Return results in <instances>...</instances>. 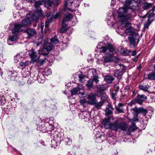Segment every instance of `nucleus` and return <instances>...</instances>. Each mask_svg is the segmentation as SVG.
Wrapping results in <instances>:
<instances>
[{"label": "nucleus", "instance_id": "obj_14", "mask_svg": "<svg viewBox=\"0 0 155 155\" xmlns=\"http://www.w3.org/2000/svg\"><path fill=\"white\" fill-rule=\"evenodd\" d=\"M130 44L129 45L130 47L131 48H134L136 46V39L133 36H129L128 38Z\"/></svg>", "mask_w": 155, "mask_h": 155}, {"label": "nucleus", "instance_id": "obj_1", "mask_svg": "<svg viewBox=\"0 0 155 155\" xmlns=\"http://www.w3.org/2000/svg\"><path fill=\"white\" fill-rule=\"evenodd\" d=\"M118 20L122 21H127L130 18L131 15L127 13V9L126 7L120 8L117 11Z\"/></svg>", "mask_w": 155, "mask_h": 155}, {"label": "nucleus", "instance_id": "obj_18", "mask_svg": "<svg viewBox=\"0 0 155 155\" xmlns=\"http://www.w3.org/2000/svg\"><path fill=\"white\" fill-rule=\"evenodd\" d=\"M119 129L123 130H126L128 126L126 122H122L118 124Z\"/></svg>", "mask_w": 155, "mask_h": 155}, {"label": "nucleus", "instance_id": "obj_10", "mask_svg": "<svg viewBox=\"0 0 155 155\" xmlns=\"http://www.w3.org/2000/svg\"><path fill=\"white\" fill-rule=\"evenodd\" d=\"M154 14L153 13H151L149 15L147 22L144 24V28L145 29L148 28L149 26L150 25L151 23L153 21L154 18Z\"/></svg>", "mask_w": 155, "mask_h": 155}, {"label": "nucleus", "instance_id": "obj_57", "mask_svg": "<svg viewBox=\"0 0 155 155\" xmlns=\"http://www.w3.org/2000/svg\"><path fill=\"white\" fill-rule=\"evenodd\" d=\"M125 90L128 91L130 90V86L128 85L126 86L125 88Z\"/></svg>", "mask_w": 155, "mask_h": 155}, {"label": "nucleus", "instance_id": "obj_12", "mask_svg": "<svg viewBox=\"0 0 155 155\" xmlns=\"http://www.w3.org/2000/svg\"><path fill=\"white\" fill-rule=\"evenodd\" d=\"M134 110L135 112L137 114L141 113L144 115H145L148 112V110L142 107H140L138 108H134Z\"/></svg>", "mask_w": 155, "mask_h": 155}, {"label": "nucleus", "instance_id": "obj_55", "mask_svg": "<svg viewBox=\"0 0 155 155\" xmlns=\"http://www.w3.org/2000/svg\"><path fill=\"white\" fill-rule=\"evenodd\" d=\"M25 80L27 81L29 78V75L27 74L26 75H23L22 76Z\"/></svg>", "mask_w": 155, "mask_h": 155}, {"label": "nucleus", "instance_id": "obj_28", "mask_svg": "<svg viewBox=\"0 0 155 155\" xmlns=\"http://www.w3.org/2000/svg\"><path fill=\"white\" fill-rule=\"evenodd\" d=\"M17 34H15L14 35L10 36L9 38V41H8V43H9V41H15L17 39Z\"/></svg>", "mask_w": 155, "mask_h": 155}, {"label": "nucleus", "instance_id": "obj_27", "mask_svg": "<svg viewBox=\"0 0 155 155\" xmlns=\"http://www.w3.org/2000/svg\"><path fill=\"white\" fill-rule=\"evenodd\" d=\"M80 88L79 87L73 88L71 91L72 95H75L79 94Z\"/></svg>", "mask_w": 155, "mask_h": 155}, {"label": "nucleus", "instance_id": "obj_26", "mask_svg": "<svg viewBox=\"0 0 155 155\" xmlns=\"http://www.w3.org/2000/svg\"><path fill=\"white\" fill-rule=\"evenodd\" d=\"M152 5V4L151 3L145 2L144 3L142 8L145 10H147L150 8Z\"/></svg>", "mask_w": 155, "mask_h": 155}, {"label": "nucleus", "instance_id": "obj_4", "mask_svg": "<svg viewBox=\"0 0 155 155\" xmlns=\"http://www.w3.org/2000/svg\"><path fill=\"white\" fill-rule=\"evenodd\" d=\"M53 47L51 44L48 43L47 44V47L42 48L39 54L43 55H47L48 54L49 52L53 49Z\"/></svg>", "mask_w": 155, "mask_h": 155}, {"label": "nucleus", "instance_id": "obj_62", "mask_svg": "<svg viewBox=\"0 0 155 155\" xmlns=\"http://www.w3.org/2000/svg\"><path fill=\"white\" fill-rule=\"evenodd\" d=\"M116 86H117V84H114V87L116 88Z\"/></svg>", "mask_w": 155, "mask_h": 155}, {"label": "nucleus", "instance_id": "obj_6", "mask_svg": "<svg viewBox=\"0 0 155 155\" xmlns=\"http://www.w3.org/2000/svg\"><path fill=\"white\" fill-rule=\"evenodd\" d=\"M22 27L20 22H19L14 25V27L12 30V34H17L21 30V28Z\"/></svg>", "mask_w": 155, "mask_h": 155}, {"label": "nucleus", "instance_id": "obj_64", "mask_svg": "<svg viewBox=\"0 0 155 155\" xmlns=\"http://www.w3.org/2000/svg\"><path fill=\"white\" fill-rule=\"evenodd\" d=\"M154 69V70L155 71V64H154V66H153Z\"/></svg>", "mask_w": 155, "mask_h": 155}, {"label": "nucleus", "instance_id": "obj_31", "mask_svg": "<svg viewBox=\"0 0 155 155\" xmlns=\"http://www.w3.org/2000/svg\"><path fill=\"white\" fill-rule=\"evenodd\" d=\"M45 3L49 6L54 7L55 6L53 0H47Z\"/></svg>", "mask_w": 155, "mask_h": 155}, {"label": "nucleus", "instance_id": "obj_29", "mask_svg": "<svg viewBox=\"0 0 155 155\" xmlns=\"http://www.w3.org/2000/svg\"><path fill=\"white\" fill-rule=\"evenodd\" d=\"M48 27L47 28H45V26L44 25V23L42 22H41L40 24V28L41 29V32L42 33H43L44 32H45L48 29Z\"/></svg>", "mask_w": 155, "mask_h": 155}, {"label": "nucleus", "instance_id": "obj_24", "mask_svg": "<svg viewBox=\"0 0 155 155\" xmlns=\"http://www.w3.org/2000/svg\"><path fill=\"white\" fill-rule=\"evenodd\" d=\"M149 87V86L148 85H139L140 89L145 91H148V89Z\"/></svg>", "mask_w": 155, "mask_h": 155}, {"label": "nucleus", "instance_id": "obj_53", "mask_svg": "<svg viewBox=\"0 0 155 155\" xmlns=\"http://www.w3.org/2000/svg\"><path fill=\"white\" fill-rule=\"evenodd\" d=\"M130 51L129 50H125L123 51V54H125L127 55H128L130 53Z\"/></svg>", "mask_w": 155, "mask_h": 155}, {"label": "nucleus", "instance_id": "obj_9", "mask_svg": "<svg viewBox=\"0 0 155 155\" xmlns=\"http://www.w3.org/2000/svg\"><path fill=\"white\" fill-rule=\"evenodd\" d=\"M25 32L27 34V37L29 39H30L33 37L36 33L35 30L34 29L31 28L26 29L25 31Z\"/></svg>", "mask_w": 155, "mask_h": 155}, {"label": "nucleus", "instance_id": "obj_50", "mask_svg": "<svg viewBox=\"0 0 155 155\" xmlns=\"http://www.w3.org/2000/svg\"><path fill=\"white\" fill-rule=\"evenodd\" d=\"M93 77V79L94 81L97 83V84L99 81V80H98V77L97 76L95 75Z\"/></svg>", "mask_w": 155, "mask_h": 155}, {"label": "nucleus", "instance_id": "obj_37", "mask_svg": "<svg viewBox=\"0 0 155 155\" xmlns=\"http://www.w3.org/2000/svg\"><path fill=\"white\" fill-rule=\"evenodd\" d=\"M51 41L53 44H56L59 43V41L56 37H54L51 38Z\"/></svg>", "mask_w": 155, "mask_h": 155}, {"label": "nucleus", "instance_id": "obj_34", "mask_svg": "<svg viewBox=\"0 0 155 155\" xmlns=\"http://www.w3.org/2000/svg\"><path fill=\"white\" fill-rule=\"evenodd\" d=\"M121 72L119 70H117L115 71L113 75L115 77L118 78L119 76L120 75Z\"/></svg>", "mask_w": 155, "mask_h": 155}, {"label": "nucleus", "instance_id": "obj_58", "mask_svg": "<svg viewBox=\"0 0 155 155\" xmlns=\"http://www.w3.org/2000/svg\"><path fill=\"white\" fill-rule=\"evenodd\" d=\"M136 54V52L135 51H133L131 54V55L133 56H134Z\"/></svg>", "mask_w": 155, "mask_h": 155}, {"label": "nucleus", "instance_id": "obj_30", "mask_svg": "<svg viewBox=\"0 0 155 155\" xmlns=\"http://www.w3.org/2000/svg\"><path fill=\"white\" fill-rule=\"evenodd\" d=\"M104 104V102L103 101H101L97 103L96 102L95 104L93 105H94L95 107L97 108L100 109L101 107Z\"/></svg>", "mask_w": 155, "mask_h": 155}, {"label": "nucleus", "instance_id": "obj_61", "mask_svg": "<svg viewBox=\"0 0 155 155\" xmlns=\"http://www.w3.org/2000/svg\"><path fill=\"white\" fill-rule=\"evenodd\" d=\"M116 88L117 90H118L120 89L119 87L117 85Z\"/></svg>", "mask_w": 155, "mask_h": 155}, {"label": "nucleus", "instance_id": "obj_45", "mask_svg": "<svg viewBox=\"0 0 155 155\" xmlns=\"http://www.w3.org/2000/svg\"><path fill=\"white\" fill-rule=\"evenodd\" d=\"M45 74L47 75L51 74V69L48 68L45 70Z\"/></svg>", "mask_w": 155, "mask_h": 155}, {"label": "nucleus", "instance_id": "obj_46", "mask_svg": "<svg viewBox=\"0 0 155 155\" xmlns=\"http://www.w3.org/2000/svg\"><path fill=\"white\" fill-rule=\"evenodd\" d=\"M41 5L42 3L41 1L36 2L35 3V6L36 8H38Z\"/></svg>", "mask_w": 155, "mask_h": 155}, {"label": "nucleus", "instance_id": "obj_60", "mask_svg": "<svg viewBox=\"0 0 155 155\" xmlns=\"http://www.w3.org/2000/svg\"><path fill=\"white\" fill-rule=\"evenodd\" d=\"M83 100H80V103L82 104H83Z\"/></svg>", "mask_w": 155, "mask_h": 155}, {"label": "nucleus", "instance_id": "obj_38", "mask_svg": "<svg viewBox=\"0 0 155 155\" xmlns=\"http://www.w3.org/2000/svg\"><path fill=\"white\" fill-rule=\"evenodd\" d=\"M67 1H67H65V2L64 3V6H65V8L64 10V12H66V11L68 10V11L71 12H73L74 10H72L71 9L69 8H67V3L66 2Z\"/></svg>", "mask_w": 155, "mask_h": 155}, {"label": "nucleus", "instance_id": "obj_5", "mask_svg": "<svg viewBox=\"0 0 155 155\" xmlns=\"http://www.w3.org/2000/svg\"><path fill=\"white\" fill-rule=\"evenodd\" d=\"M65 16L64 17L62 21V26L66 27L68 24V21L73 18V15L71 13H68L67 15H65Z\"/></svg>", "mask_w": 155, "mask_h": 155}, {"label": "nucleus", "instance_id": "obj_25", "mask_svg": "<svg viewBox=\"0 0 155 155\" xmlns=\"http://www.w3.org/2000/svg\"><path fill=\"white\" fill-rule=\"evenodd\" d=\"M114 59L111 56H107L105 57L104 59V62L105 63L111 62L113 61Z\"/></svg>", "mask_w": 155, "mask_h": 155}, {"label": "nucleus", "instance_id": "obj_32", "mask_svg": "<svg viewBox=\"0 0 155 155\" xmlns=\"http://www.w3.org/2000/svg\"><path fill=\"white\" fill-rule=\"evenodd\" d=\"M137 129V127L135 125V122H132L131 126L130 127L129 130L131 131H134Z\"/></svg>", "mask_w": 155, "mask_h": 155}, {"label": "nucleus", "instance_id": "obj_20", "mask_svg": "<svg viewBox=\"0 0 155 155\" xmlns=\"http://www.w3.org/2000/svg\"><path fill=\"white\" fill-rule=\"evenodd\" d=\"M110 91L111 92V96L112 98L114 100H116L118 97L117 95L118 91L116 90H114L112 91L111 89L110 90Z\"/></svg>", "mask_w": 155, "mask_h": 155}, {"label": "nucleus", "instance_id": "obj_2", "mask_svg": "<svg viewBox=\"0 0 155 155\" xmlns=\"http://www.w3.org/2000/svg\"><path fill=\"white\" fill-rule=\"evenodd\" d=\"M97 48L100 49V51L102 52L104 54H109L110 55L111 53L113 52L114 50V49L112 45H109L106 47L101 46L99 45H98Z\"/></svg>", "mask_w": 155, "mask_h": 155}, {"label": "nucleus", "instance_id": "obj_39", "mask_svg": "<svg viewBox=\"0 0 155 155\" xmlns=\"http://www.w3.org/2000/svg\"><path fill=\"white\" fill-rule=\"evenodd\" d=\"M29 63V62L28 61H25V62L21 61L20 62V65L22 67V68H24Z\"/></svg>", "mask_w": 155, "mask_h": 155}, {"label": "nucleus", "instance_id": "obj_36", "mask_svg": "<svg viewBox=\"0 0 155 155\" xmlns=\"http://www.w3.org/2000/svg\"><path fill=\"white\" fill-rule=\"evenodd\" d=\"M132 29L131 27L127 28L125 31L126 34L128 35L131 34L132 33Z\"/></svg>", "mask_w": 155, "mask_h": 155}, {"label": "nucleus", "instance_id": "obj_54", "mask_svg": "<svg viewBox=\"0 0 155 155\" xmlns=\"http://www.w3.org/2000/svg\"><path fill=\"white\" fill-rule=\"evenodd\" d=\"M131 24L130 23L128 22H127L126 23L125 25V27H128V28L129 27H131Z\"/></svg>", "mask_w": 155, "mask_h": 155}, {"label": "nucleus", "instance_id": "obj_11", "mask_svg": "<svg viewBox=\"0 0 155 155\" xmlns=\"http://www.w3.org/2000/svg\"><path fill=\"white\" fill-rule=\"evenodd\" d=\"M147 97L143 95L138 94L136 98V100L137 102L140 104H141L143 102L145 101Z\"/></svg>", "mask_w": 155, "mask_h": 155}, {"label": "nucleus", "instance_id": "obj_35", "mask_svg": "<svg viewBox=\"0 0 155 155\" xmlns=\"http://www.w3.org/2000/svg\"><path fill=\"white\" fill-rule=\"evenodd\" d=\"M95 72L93 70L89 71L87 73V75L91 78H92L94 76V73Z\"/></svg>", "mask_w": 155, "mask_h": 155}, {"label": "nucleus", "instance_id": "obj_33", "mask_svg": "<svg viewBox=\"0 0 155 155\" xmlns=\"http://www.w3.org/2000/svg\"><path fill=\"white\" fill-rule=\"evenodd\" d=\"M38 80L40 83H43L45 81V78L42 75H40L38 78Z\"/></svg>", "mask_w": 155, "mask_h": 155}, {"label": "nucleus", "instance_id": "obj_40", "mask_svg": "<svg viewBox=\"0 0 155 155\" xmlns=\"http://www.w3.org/2000/svg\"><path fill=\"white\" fill-rule=\"evenodd\" d=\"M108 96L105 93H101V99L102 100H106L108 98Z\"/></svg>", "mask_w": 155, "mask_h": 155}, {"label": "nucleus", "instance_id": "obj_49", "mask_svg": "<svg viewBox=\"0 0 155 155\" xmlns=\"http://www.w3.org/2000/svg\"><path fill=\"white\" fill-rule=\"evenodd\" d=\"M132 122H135L136 123L137 121H138L139 120L137 119V115H134V118L131 120Z\"/></svg>", "mask_w": 155, "mask_h": 155}, {"label": "nucleus", "instance_id": "obj_47", "mask_svg": "<svg viewBox=\"0 0 155 155\" xmlns=\"http://www.w3.org/2000/svg\"><path fill=\"white\" fill-rule=\"evenodd\" d=\"M20 58V56L19 54H17L15 56L14 58L15 62V63L19 61V59Z\"/></svg>", "mask_w": 155, "mask_h": 155}, {"label": "nucleus", "instance_id": "obj_19", "mask_svg": "<svg viewBox=\"0 0 155 155\" xmlns=\"http://www.w3.org/2000/svg\"><path fill=\"white\" fill-rule=\"evenodd\" d=\"M118 121V120L117 119L115 120L113 123H111V127L110 129L114 130H116L119 129Z\"/></svg>", "mask_w": 155, "mask_h": 155}, {"label": "nucleus", "instance_id": "obj_13", "mask_svg": "<svg viewBox=\"0 0 155 155\" xmlns=\"http://www.w3.org/2000/svg\"><path fill=\"white\" fill-rule=\"evenodd\" d=\"M102 123L104 125L105 128L106 129H110L111 127V123L110 121V119L108 118L104 120Z\"/></svg>", "mask_w": 155, "mask_h": 155}, {"label": "nucleus", "instance_id": "obj_23", "mask_svg": "<svg viewBox=\"0 0 155 155\" xmlns=\"http://www.w3.org/2000/svg\"><path fill=\"white\" fill-rule=\"evenodd\" d=\"M86 86L87 87L90 89L93 87V81L91 79L89 80L87 82V84H86Z\"/></svg>", "mask_w": 155, "mask_h": 155}, {"label": "nucleus", "instance_id": "obj_48", "mask_svg": "<svg viewBox=\"0 0 155 155\" xmlns=\"http://www.w3.org/2000/svg\"><path fill=\"white\" fill-rule=\"evenodd\" d=\"M56 136H57V137H55V136H54V140L57 141H61V138L59 136H58L57 134H56Z\"/></svg>", "mask_w": 155, "mask_h": 155}, {"label": "nucleus", "instance_id": "obj_59", "mask_svg": "<svg viewBox=\"0 0 155 155\" xmlns=\"http://www.w3.org/2000/svg\"><path fill=\"white\" fill-rule=\"evenodd\" d=\"M118 105L119 107H122L124 105L123 104L121 103H119L118 104Z\"/></svg>", "mask_w": 155, "mask_h": 155}, {"label": "nucleus", "instance_id": "obj_56", "mask_svg": "<svg viewBox=\"0 0 155 155\" xmlns=\"http://www.w3.org/2000/svg\"><path fill=\"white\" fill-rule=\"evenodd\" d=\"M120 68L121 69L122 71H124L126 68V67L125 66L123 65H120Z\"/></svg>", "mask_w": 155, "mask_h": 155}, {"label": "nucleus", "instance_id": "obj_21", "mask_svg": "<svg viewBox=\"0 0 155 155\" xmlns=\"http://www.w3.org/2000/svg\"><path fill=\"white\" fill-rule=\"evenodd\" d=\"M104 79L107 82L110 84L114 80V78L110 75H107L105 77Z\"/></svg>", "mask_w": 155, "mask_h": 155}, {"label": "nucleus", "instance_id": "obj_41", "mask_svg": "<svg viewBox=\"0 0 155 155\" xmlns=\"http://www.w3.org/2000/svg\"><path fill=\"white\" fill-rule=\"evenodd\" d=\"M134 0H126L125 4L124 5L125 7L127 8L129 6L131 3Z\"/></svg>", "mask_w": 155, "mask_h": 155}, {"label": "nucleus", "instance_id": "obj_43", "mask_svg": "<svg viewBox=\"0 0 155 155\" xmlns=\"http://www.w3.org/2000/svg\"><path fill=\"white\" fill-rule=\"evenodd\" d=\"M79 80L81 83H83L84 81V79L85 76L83 74H79Z\"/></svg>", "mask_w": 155, "mask_h": 155}, {"label": "nucleus", "instance_id": "obj_8", "mask_svg": "<svg viewBox=\"0 0 155 155\" xmlns=\"http://www.w3.org/2000/svg\"><path fill=\"white\" fill-rule=\"evenodd\" d=\"M88 103L91 105H94L97 102V100L95 98V95L93 94H89L88 97Z\"/></svg>", "mask_w": 155, "mask_h": 155}, {"label": "nucleus", "instance_id": "obj_7", "mask_svg": "<svg viewBox=\"0 0 155 155\" xmlns=\"http://www.w3.org/2000/svg\"><path fill=\"white\" fill-rule=\"evenodd\" d=\"M29 56L34 61H36L38 60L39 59L38 56L36 52H35V50L33 49H31L28 52Z\"/></svg>", "mask_w": 155, "mask_h": 155}, {"label": "nucleus", "instance_id": "obj_16", "mask_svg": "<svg viewBox=\"0 0 155 155\" xmlns=\"http://www.w3.org/2000/svg\"><path fill=\"white\" fill-rule=\"evenodd\" d=\"M113 109V108L110 105H107L105 110V115L106 116H108L112 114V111Z\"/></svg>", "mask_w": 155, "mask_h": 155}, {"label": "nucleus", "instance_id": "obj_17", "mask_svg": "<svg viewBox=\"0 0 155 155\" xmlns=\"http://www.w3.org/2000/svg\"><path fill=\"white\" fill-rule=\"evenodd\" d=\"M41 15V13L40 12H35L31 16V18L33 21H37L39 18V16Z\"/></svg>", "mask_w": 155, "mask_h": 155}, {"label": "nucleus", "instance_id": "obj_3", "mask_svg": "<svg viewBox=\"0 0 155 155\" xmlns=\"http://www.w3.org/2000/svg\"><path fill=\"white\" fill-rule=\"evenodd\" d=\"M56 13V12H54L52 14L51 16V12H47L46 14V16L48 18V19L45 21V28H47L48 26L49 23V22H51L53 18H57L60 15V13L58 12V13H56V14L55 15V13Z\"/></svg>", "mask_w": 155, "mask_h": 155}, {"label": "nucleus", "instance_id": "obj_22", "mask_svg": "<svg viewBox=\"0 0 155 155\" xmlns=\"http://www.w3.org/2000/svg\"><path fill=\"white\" fill-rule=\"evenodd\" d=\"M147 79L150 80H155V72H153L150 73L148 75Z\"/></svg>", "mask_w": 155, "mask_h": 155}, {"label": "nucleus", "instance_id": "obj_51", "mask_svg": "<svg viewBox=\"0 0 155 155\" xmlns=\"http://www.w3.org/2000/svg\"><path fill=\"white\" fill-rule=\"evenodd\" d=\"M115 108L117 111L119 113H121L124 112V111L122 108L118 107L117 106L115 107Z\"/></svg>", "mask_w": 155, "mask_h": 155}, {"label": "nucleus", "instance_id": "obj_15", "mask_svg": "<svg viewBox=\"0 0 155 155\" xmlns=\"http://www.w3.org/2000/svg\"><path fill=\"white\" fill-rule=\"evenodd\" d=\"M31 20L29 18H26L23 19L21 22V25L22 27L29 25L31 23Z\"/></svg>", "mask_w": 155, "mask_h": 155}, {"label": "nucleus", "instance_id": "obj_42", "mask_svg": "<svg viewBox=\"0 0 155 155\" xmlns=\"http://www.w3.org/2000/svg\"><path fill=\"white\" fill-rule=\"evenodd\" d=\"M97 88L100 91H104L105 89L104 86L102 85L97 86Z\"/></svg>", "mask_w": 155, "mask_h": 155}, {"label": "nucleus", "instance_id": "obj_44", "mask_svg": "<svg viewBox=\"0 0 155 155\" xmlns=\"http://www.w3.org/2000/svg\"><path fill=\"white\" fill-rule=\"evenodd\" d=\"M87 93H85L84 92H80L78 94V96L80 97H84L87 96Z\"/></svg>", "mask_w": 155, "mask_h": 155}, {"label": "nucleus", "instance_id": "obj_52", "mask_svg": "<svg viewBox=\"0 0 155 155\" xmlns=\"http://www.w3.org/2000/svg\"><path fill=\"white\" fill-rule=\"evenodd\" d=\"M67 31V28L65 27H62L60 30V32L61 33H64L65 32Z\"/></svg>", "mask_w": 155, "mask_h": 155}, {"label": "nucleus", "instance_id": "obj_63", "mask_svg": "<svg viewBox=\"0 0 155 155\" xmlns=\"http://www.w3.org/2000/svg\"><path fill=\"white\" fill-rule=\"evenodd\" d=\"M134 101H132L131 102V103H134Z\"/></svg>", "mask_w": 155, "mask_h": 155}]
</instances>
